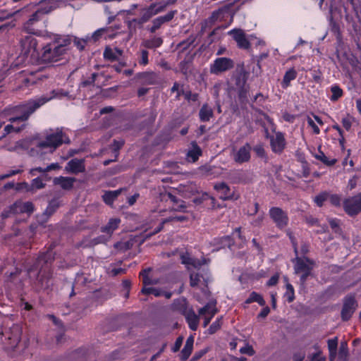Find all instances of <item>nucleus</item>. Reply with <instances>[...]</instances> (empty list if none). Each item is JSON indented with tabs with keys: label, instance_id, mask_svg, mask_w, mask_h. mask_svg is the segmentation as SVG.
I'll return each mask as SVG.
<instances>
[{
	"label": "nucleus",
	"instance_id": "26",
	"mask_svg": "<svg viewBox=\"0 0 361 361\" xmlns=\"http://www.w3.org/2000/svg\"><path fill=\"white\" fill-rule=\"evenodd\" d=\"M199 171L202 176L214 178L221 173V169L216 166L205 165L200 167Z\"/></svg>",
	"mask_w": 361,
	"mask_h": 361
},
{
	"label": "nucleus",
	"instance_id": "6",
	"mask_svg": "<svg viewBox=\"0 0 361 361\" xmlns=\"http://www.w3.org/2000/svg\"><path fill=\"white\" fill-rule=\"evenodd\" d=\"M197 272L190 274V286L201 290L204 294H207V283L210 281V274L208 271L197 269Z\"/></svg>",
	"mask_w": 361,
	"mask_h": 361
},
{
	"label": "nucleus",
	"instance_id": "38",
	"mask_svg": "<svg viewBox=\"0 0 361 361\" xmlns=\"http://www.w3.org/2000/svg\"><path fill=\"white\" fill-rule=\"evenodd\" d=\"M252 302H257L260 305L263 306L265 304V301L263 298L258 293L252 292L250 297L247 299L246 303H251Z\"/></svg>",
	"mask_w": 361,
	"mask_h": 361
},
{
	"label": "nucleus",
	"instance_id": "57",
	"mask_svg": "<svg viewBox=\"0 0 361 361\" xmlns=\"http://www.w3.org/2000/svg\"><path fill=\"white\" fill-rule=\"evenodd\" d=\"M278 280H279V276H278L277 274L274 275V276H271V279L267 281V286H274L275 284H276V283H277Z\"/></svg>",
	"mask_w": 361,
	"mask_h": 361
},
{
	"label": "nucleus",
	"instance_id": "19",
	"mask_svg": "<svg viewBox=\"0 0 361 361\" xmlns=\"http://www.w3.org/2000/svg\"><path fill=\"white\" fill-rule=\"evenodd\" d=\"M11 210L13 213L30 214L33 212L34 207L32 202L18 201L11 207Z\"/></svg>",
	"mask_w": 361,
	"mask_h": 361
},
{
	"label": "nucleus",
	"instance_id": "42",
	"mask_svg": "<svg viewBox=\"0 0 361 361\" xmlns=\"http://www.w3.org/2000/svg\"><path fill=\"white\" fill-rule=\"evenodd\" d=\"M284 297L289 302H292L295 298L294 288L290 283L286 284V291L284 294Z\"/></svg>",
	"mask_w": 361,
	"mask_h": 361
},
{
	"label": "nucleus",
	"instance_id": "29",
	"mask_svg": "<svg viewBox=\"0 0 361 361\" xmlns=\"http://www.w3.org/2000/svg\"><path fill=\"white\" fill-rule=\"evenodd\" d=\"M11 331V335L8 336V339L11 341V347H16L20 340V329L18 326L14 325Z\"/></svg>",
	"mask_w": 361,
	"mask_h": 361
},
{
	"label": "nucleus",
	"instance_id": "36",
	"mask_svg": "<svg viewBox=\"0 0 361 361\" xmlns=\"http://www.w3.org/2000/svg\"><path fill=\"white\" fill-rule=\"evenodd\" d=\"M348 357V345L346 342H342L340 345L336 361H346Z\"/></svg>",
	"mask_w": 361,
	"mask_h": 361
},
{
	"label": "nucleus",
	"instance_id": "63",
	"mask_svg": "<svg viewBox=\"0 0 361 361\" xmlns=\"http://www.w3.org/2000/svg\"><path fill=\"white\" fill-rule=\"evenodd\" d=\"M357 184V180L355 177H353V178L350 179L348 181V187L350 190L355 188Z\"/></svg>",
	"mask_w": 361,
	"mask_h": 361
},
{
	"label": "nucleus",
	"instance_id": "54",
	"mask_svg": "<svg viewBox=\"0 0 361 361\" xmlns=\"http://www.w3.org/2000/svg\"><path fill=\"white\" fill-rule=\"evenodd\" d=\"M20 172H21V171L20 169L11 170L8 173L0 176V180H4L5 178H9V177L14 176L16 174H18Z\"/></svg>",
	"mask_w": 361,
	"mask_h": 361
},
{
	"label": "nucleus",
	"instance_id": "47",
	"mask_svg": "<svg viewBox=\"0 0 361 361\" xmlns=\"http://www.w3.org/2000/svg\"><path fill=\"white\" fill-rule=\"evenodd\" d=\"M44 183L42 182L40 178H36L32 180L31 186L35 189H41L44 187Z\"/></svg>",
	"mask_w": 361,
	"mask_h": 361
},
{
	"label": "nucleus",
	"instance_id": "50",
	"mask_svg": "<svg viewBox=\"0 0 361 361\" xmlns=\"http://www.w3.org/2000/svg\"><path fill=\"white\" fill-rule=\"evenodd\" d=\"M307 121L309 126H310L312 128L313 132L317 135L319 134L320 130L318 128V126L315 124L314 121L310 116H307Z\"/></svg>",
	"mask_w": 361,
	"mask_h": 361
},
{
	"label": "nucleus",
	"instance_id": "20",
	"mask_svg": "<svg viewBox=\"0 0 361 361\" xmlns=\"http://www.w3.org/2000/svg\"><path fill=\"white\" fill-rule=\"evenodd\" d=\"M174 11H170L163 16L157 17L152 21V26L150 27L149 31L154 32L158 30L164 23L170 21L174 16Z\"/></svg>",
	"mask_w": 361,
	"mask_h": 361
},
{
	"label": "nucleus",
	"instance_id": "43",
	"mask_svg": "<svg viewBox=\"0 0 361 361\" xmlns=\"http://www.w3.org/2000/svg\"><path fill=\"white\" fill-rule=\"evenodd\" d=\"M163 41L160 37H154L151 40H149L145 42V46L147 48H157L161 45Z\"/></svg>",
	"mask_w": 361,
	"mask_h": 361
},
{
	"label": "nucleus",
	"instance_id": "35",
	"mask_svg": "<svg viewBox=\"0 0 361 361\" xmlns=\"http://www.w3.org/2000/svg\"><path fill=\"white\" fill-rule=\"evenodd\" d=\"M121 192V190H116L114 191H108L106 192L103 196L102 198L105 203L107 204H112L114 201L116 200V198L118 196V195Z\"/></svg>",
	"mask_w": 361,
	"mask_h": 361
},
{
	"label": "nucleus",
	"instance_id": "23",
	"mask_svg": "<svg viewBox=\"0 0 361 361\" xmlns=\"http://www.w3.org/2000/svg\"><path fill=\"white\" fill-rule=\"evenodd\" d=\"M184 315L190 329L192 331L197 330L199 324V317L192 310L185 311Z\"/></svg>",
	"mask_w": 361,
	"mask_h": 361
},
{
	"label": "nucleus",
	"instance_id": "48",
	"mask_svg": "<svg viewBox=\"0 0 361 361\" xmlns=\"http://www.w3.org/2000/svg\"><path fill=\"white\" fill-rule=\"evenodd\" d=\"M148 62V51L146 50H142L140 52V59L139 61L140 64L146 66Z\"/></svg>",
	"mask_w": 361,
	"mask_h": 361
},
{
	"label": "nucleus",
	"instance_id": "14",
	"mask_svg": "<svg viewBox=\"0 0 361 361\" xmlns=\"http://www.w3.org/2000/svg\"><path fill=\"white\" fill-rule=\"evenodd\" d=\"M216 301H210L198 311L199 315L204 319L203 326L206 327L214 316L217 313L218 310L216 307Z\"/></svg>",
	"mask_w": 361,
	"mask_h": 361
},
{
	"label": "nucleus",
	"instance_id": "12",
	"mask_svg": "<svg viewBox=\"0 0 361 361\" xmlns=\"http://www.w3.org/2000/svg\"><path fill=\"white\" fill-rule=\"evenodd\" d=\"M251 147L245 144L240 148H233L231 156L237 164L247 162L250 159Z\"/></svg>",
	"mask_w": 361,
	"mask_h": 361
},
{
	"label": "nucleus",
	"instance_id": "62",
	"mask_svg": "<svg viewBox=\"0 0 361 361\" xmlns=\"http://www.w3.org/2000/svg\"><path fill=\"white\" fill-rule=\"evenodd\" d=\"M61 166H59V164L57 163H53V164H51L50 165L47 166L46 167V170L47 171H51V170H56V169H60Z\"/></svg>",
	"mask_w": 361,
	"mask_h": 361
},
{
	"label": "nucleus",
	"instance_id": "61",
	"mask_svg": "<svg viewBox=\"0 0 361 361\" xmlns=\"http://www.w3.org/2000/svg\"><path fill=\"white\" fill-rule=\"evenodd\" d=\"M207 353V350H202L199 352L195 353L192 357V360H197L202 357Z\"/></svg>",
	"mask_w": 361,
	"mask_h": 361
},
{
	"label": "nucleus",
	"instance_id": "16",
	"mask_svg": "<svg viewBox=\"0 0 361 361\" xmlns=\"http://www.w3.org/2000/svg\"><path fill=\"white\" fill-rule=\"evenodd\" d=\"M228 34L231 35L240 49H247L250 47V42L245 32L241 29H233Z\"/></svg>",
	"mask_w": 361,
	"mask_h": 361
},
{
	"label": "nucleus",
	"instance_id": "17",
	"mask_svg": "<svg viewBox=\"0 0 361 361\" xmlns=\"http://www.w3.org/2000/svg\"><path fill=\"white\" fill-rule=\"evenodd\" d=\"M357 308L356 301L353 296L345 298L341 311V317L343 320H348Z\"/></svg>",
	"mask_w": 361,
	"mask_h": 361
},
{
	"label": "nucleus",
	"instance_id": "52",
	"mask_svg": "<svg viewBox=\"0 0 361 361\" xmlns=\"http://www.w3.org/2000/svg\"><path fill=\"white\" fill-rule=\"evenodd\" d=\"M329 198L333 205L338 206L341 204V198L337 195H329Z\"/></svg>",
	"mask_w": 361,
	"mask_h": 361
},
{
	"label": "nucleus",
	"instance_id": "60",
	"mask_svg": "<svg viewBox=\"0 0 361 361\" xmlns=\"http://www.w3.org/2000/svg\"><path fill=\"white\" fill-rule=\"evenodd\" d=\"M182 341H183L182 338H177V340L176 341V343H175V345L173 348V352H176V351H178L180 349V346L182 345Z\"/></svg>",
	"mask_w": 361,
	"mask_h": 361
},
{
	"label": "nucleus",
	"instance_id": "33",
	"mask_svg": "<svg viewBox=\"0 0 361 361\" xmlns=\"http://www.w3.org/2000/svg\"><path fill=\"white\" fill-rule=\"evenodd\" d=\"M200 118L202 121L205 122L209 121L213 116V110L207 104H204L200 111Z\"/></svg>",
	"mask_w": 361,
	"mask_h": 361
},
{
	"label": "nucleus",
	"instance_id": "31",
	"mask_svg": "<svg viewBox=\"0 0 361 361\" xmlns=\"http://www.w3.org/2000/svg\"><path fill=\"white\" fill-rule=\"evenodd\" d=\"M201 154L202 150L200 147L195 142H192V147L187 154L188 158L195 162L198 159Z\"/></svg>",
	"mask_w": 361,
	"mask_h": 361
},
{
	"label": "nucleus",
	"instance_id": "3",
	"mask_svg": "<svg viewBox=\"0 0 361 361\" xmlns=\"http://www.w3.org/2000/svg\"><path fill=\"white\" fill-rule=\"evenodd\" d=\"M169 200L173 203L171 209H164L161 210L159 213L154 212V217H160L158 220L160 221L159 225L154 229V231L152 233V234H155L161 231L162 226L164 224L168 222H173V221H184L187 219L185 216L183 215H174L171 214L173 211H184L185 209V205L184 204L183 201L178 202L176 197L171 195H168Z\"/></svg>",
	"mask_w": 361,
	"mask_h": 361
},
{
	"label": "nucleus",
	"instance_id": "46",
	"mask_svg": "<svg viewBox=\"0 0 361 361\" xmlns=\"http://www.w3.org/2000/svg\"><path fill=\"white\" fill-rule=\"evenodd\" d=\"M59 201L58 200H53L49 202V204L46 209V212L51 214L55 211V209L57 207H59Z\"/></svg>",
	"mask_w": 361,
	"mask_h": 361
},
{
	"label": "nucleus",
	"instance_id": "15",
	"mask_svg": "<svg viewBox=\"0 0 361 361\" xmlns=\"http://www.w3.org/2000/svg\"><path fill=\"white\" fill-rule=\"evenodd\" d=\"M271 219L279 228H285L288 222V217L285 212L279 207H272L269 210Z\"/></svg>",
	"mask_w": 361,
	"mask_h": 361
},
{
	"label": "nucleus",
	"instance_id": "9",
	"mask_svg": "<svg viewBox=\"0 0 361 361\" xmlns=\"http://www.w3.org/2000/svg\"><path fill=\"white\" fill-rule=\"evenodd\" d=\"M234 67V62L232 59L226 57H219L216 59L210 64V73L214 75H219L232 69Z\"/></svg>",
	"mask_w": 361,
	"mask_h": 361
},
{
	"label": "nucleus",
	"instance_id": "51",
	"mask_svg": "<svg viewBox=\"0 0 361 361\" xmlns=\"http://www.w3.org/2000/svg\"><path fill=\"white\" fill-rule=\"evenodd\" d=\"M123 140H115L114 144L112 145V149L115 152V157L116 158L118 156V150L123 145Z\"/></svg>",
	"mask_w": 361,
	"mask_h": 361
},
{
	"label": "nucleus",
	"instance_id": "18",
	"mask_svg": "<svg viewBox=\"0 0 361 361\" xmlns=\"http://www.w3.org/2000/svg\"><path fill=\"white\" fill-rule=\"evenodd\" d=\"M286 142L283 133L278 132L271 137V146L275 153H281L285 147Z\"/></svg>",
	"mask_w": 361,
	"mask_h": 361
},
{
	"label": "nucleus",
	"instance_id": "58",
	"mask_svg": "<svg viewBox=\"0 0 361 361\" xmlns=\"http://www.w3.org/2000/svg\"><path fill=\"white\" fill-rule=\"evenodd\" d=\"M38 281L40 283L42 288H46L48 286V282L44 281L43 279V276L42 274V270L39 271V276H38Z\"/></svg>",
	"mask_w": 361,
	"mask_h": 361
},
{
	"label": "nucleus",
	"instance_id": "37",
	"mask_svg": "<svg viewBox=\"0 0 361 361\" xmlns=\"http://www.w3.org/2000/svg\"><path fill=\"white\" fill-rule=\"evenodd\" d=\"M315 158L317 159L318 160H320L322 162H323L324 164H325L327 166H333L336 162V159H329L324 154V153L321 151L319 152V153L315 155Z\"/></svg>",
	"mask_w": 361,
	"mask_h": 361
},
{
	"label": "nucleus",
	"instance_id": "56",
	"mask_svg": "<svg viewBox=\"0 0 361 361\" xmlns=\"http://www.w3.org/2000/svg\"><path fill=\"white\" fill-rule=\"evenodd\" d=\"M36 172L44 173V172H47V171L46 170V168L37 167V168L32 169L30 171V173L31 174V176H35Z\"/></svg>",
	"mask_w": 361,
	"mask_h": 361
},
{
	"label": "nucleus",
	"instance_id": "7",
	"mask_svg": "<svg viewBox=\"0 0 361 361\" xmlns=\"http://www.w3.org/2000/svg\"><path fill=\"white\" fill-rule=\"evenodd\" d=\"M314 262L306 257H297L295 264V272L301 274L300 282L304 284L309 276L311 275Z\"/></svg>",
	"mask_w": 361,
	"mask_h": 361
},
{
	"label": "nucleus",
	"instance_id": "59",
	"mask_svg": "<svg viewBox=\"0 0 361 361\" xmlns=\"http://www.w3.org/2000/svg\"><path fill=\"white\" fill-rule=\"evenodd\" d=\"M270 310L268 307H266L262 310L258 314V317L265 318L269 313Z\"/></svg>",
	"mask_w": 361,
	"mask_h": 361
},
{
	"label": "nucleus",
	"instance_id": "64",
	"mask_svg": "<svg viewBox=\"0 0 361 361\" xmlns=\"http://www.w3.org/2000/svg\"><path fill=\"white\" fill-rule=\"evenodd\" d=\"M310 361H324L323 357L319 354H314Z\"/></svg>",
	"mask_w": 361,
	"mask_h": 361
},
{
	"label": "nucleus",
	"instance_id": "24",
	"mask_svg": "<svg viewBox=\"0 0 361 361\" xmlns=\"http://www.w3.org/2000/svg\"><path fill=\"white\" fill-rule=\"evenodd\" d=\"M182 263L188 266H192L195 269L200 268L202 265L207 263L206 259H193L191 258L188 255H183L181 256Z\"/></svg>",
	"mask_w": 361,
	"mask_h": 361
},
{
	"label": "nucleus",
	"instance_id": "32",
	"mask_svg": "<svg viewBox=\"0 0 361 361\" xmlns=\"http://www.w3.org/2000/svg\"><path fill=\"white\" fill-rule=\"evenodd\" d=\"M297 76V73L294 69H290L286 72L283 81L281 82V86L283 89H286L290 85V81L295 79Z\"/></svg>",
	"mask_w": 361,
	"mask_h": 361
},
{
	"label": "nucleus",
	"instance_id": "1",
	"mask_svg": "<svg viewBox=\"0 0 361 361\" xmlns=\"http://www.w3.org/2000/svg\"><path fill=\"white\" fill-rule=\"evenodd\" d=\"M59 97V92L53 90L49 94L37 97L25 104L15 106L12 110L13 116L8 118L11 123L4 127V133L0 137V140L12 132H20L24 128L25 121L34 111L52 99Z\"/></svg>",
	"mask_w": 361,
	"mask_h": 361
},
{
	"label": "nucleus",
	"instance_id": "41",
	"mask_svg": "<svg viewBox=\"0 0 361 361\" xmlns=\"http://www.w3.org/2000/svg\"><path fill=\"white\" fill-rule=\"evenodd\" d=\"M109 29L107 28H101L96 30L91 37H87L88 39H92L94 42L98 40L102 36L104 35L105 37L107 35V32Z\"/></svg>",
	"mask_w": 361,
	"mask_h": 361
},
{
	"label": "nucleus",
	"instance_id": "25",
	"mask_svg": "<svg viewBox=\"0 0 361 361\" xmlns=\"http://www.w3.org/2000/svg\"><path fill=\"white\" fill-rule=\"evenodd\" d=\"M214 188L220 194L222 200H228L233 196L230 188L225 183H216Z\"/></svg>",
	"mask_w": 361,
	"mask_h": 361
},
{
	"label": "nucleus",
	"instance_id": "2",
	"mask_svg": "<svg viewBox=\"0 0 361 361\" xmlns=\"http://www.w3.org/2000/svg\"><path fill=\"white\" fill-rule=\"evenodd\" d=\"M71 39L68 36L54 35L51 41L43 47L41 61L46 63L59 61L68 50Z\"/></svg>",
	"mask_w": 361,
	"mask_h": 361
},
{
	"label": "nucleus",
	"instance_id": "27",
	"mask_svg": "<svg viewBox=\"0 0 361 361\" xmlns=\"http://www.w3.org/2000/svg\"><path fill=\"white\" fill-rule=\"evenodd\" d=\"M75 180L74 178L60 176L54 179V183L64 190H69L73 187Z\"/></svg>",
	"mask_w": 361,
	"mask_h": 361
},
{
	"label": "nucleus",
	"instance_id": "21",
	"mask_svg": "<svg viewBox=\"0 0 361 361\" xmlns=\"http://www.w3.org/2000/svg\"><path fill=\"white\" fill-rule=\"evenodd\" d=\"M123 50L118 47H107L104 51V57L106 60L115 61L119 59L123 54Z\"/></svg>",
	"mask_w": 361,
	"mask_h": 361
},
{
	"label": "nucleus",
	"instance_id": "8",
	"mask_svg": "<svg viewBox=\"0 0 361 361\" xmlns=\"http://www.w3.org/2000/svg\"><path fill=\"white\" fill-rule=\"evenodd\" d=\"M142 276V282L145 286L142 288L141 292L145 295L152 294L156 297H159L161 295H164L166 298H170L171 296V293L162 291L159 289L152 288V287H147V286L150 284H156L157 281L155 280H152L148 277V271L144 270L141 274Z\"/></svg>",
	"mask_w": 361,
	"mask_h": 361
},
{
	"label": "nucleus",
	"instance_id": "55",
	"mask_svg": "<svg viewBox=\"0 0 361 361\" xmlns=\"http://www.w3.org/2000/svg\"><path fill=\"white\" fill-rule=\"evenodd\" d=\"M342 124L347 130H350L352 125L351 121L348 118H343L342 119Z\"/></svg>",
	"mask_w": 361,
	"mask_h": 361
},
{
	"label": "nucleus",
	"instance_id": "39",
	"mask_svg": "<svg viewBox=\"0 0 361 361\" xmlns=\"http://www.w3.org/2000/svg\"><path fill=\"white\" fill-rule=\"evenodd\" d=\"M332 95L330 97L331 101H336L343 95V90L338 85H333L331 87Z\"/></svg>",
	"mask_w": 361,
	"mask_h": 361
},
{
	"label": "nucleus",
	"instance_id": "40",
	"mask_svg": "<svg viewBox=\"0 0 361 361\" xmlns=\"http://www.w3.org/2000/svg\"><path fill=\"white\" fill-rule=\"evenodd\" d=\"M329 194L326 192H322L317 195L314 201L318 207H322L324 202L329 198Z\"/></svg>",
	"mask_w": 361,
	"mask_h": 361
},
{
	"label": "nucleus",
	"instance_id": "22",
	"mask_svg": "<svg viewBox=\"0 0 361 361\" xmlns=\"http://www.w3.org/2000/svg\"><path fill=\"white\" fill-rule=\"evenodd\" d=\"M66 170L73 173H78L84 171L85 166L83 161L77 159L71 160L66 166Z\"/></svg>",
	"mask_w": 361,
	"mask_h": 361
},
{
	"label": "nucleus",
	"instance_id": "53",
	"mask_svg": "<svg viewBox=\"0 0 361 361\" xmlns=\"http://www.w3.org/2000/svg\"><path fill=\"white\" fill-rule=\"evenodd\" d=\"M86 43H87V39H75V44L80 50H82L84 49Z\"/></svg>",
	"mask_w": 361,
	"mask_h": 361
},
{
	"label": "nucleus",
	"instance_id": "28",
	"mask_svg": "<svg viewBox=\"0 0 361 361\" xmlns=\"http://www.w3.org/2000/svg\"><path fill=\"white\" fill-rule=\"evenodd\" d=\"M194 339L190 336L186 340L184 348L181 350L180 358L182 360H186L190 355L193 348Z\"/></svg>",
	"mask_w": 361,
	"mask_h": 361
},
{
	"label": "nucleus",
	"instance_id": "11",
	"mask_svg": "<svg viewBox=\"0 0 361 361\" xmlns=\"http://www.w3.org/2000/svg\"><path fill=\"white\" fill-rule=\"evenodd\" d=\"M343 209L350 216H355L361 212V192L345 199L343 201Z\"/></svg>",
	"mask_w": 361,
	"mask_h": 361
},
{
	"label": "nucleus",
	"instance_id": "5",
	"mask_svg": "<svg viewBox=\"0 0 361 361\" xmlns=\"http://www.w3.org/2000/svg\"><path fill=\"white\" fill-rule=\"evenodd\" d=\"M164 4H152L147 8L142 10L141 17L139 18H133L128 23L130 30L142 27V25L147 22L152 16L162 12L165 10Z\"/></svg>",
	"mask_w": 361,
	"mask_h": 361
},
{
	"label": "nucleus",
	"instance_id": "44",
	"mask_svg": "<svg viewBox=\"0 0 361 361\" xmlns=\"http://www.w3.org/2000/svg\"><path fill=\"white\" fill-rule=\"evenodd\" d=\"M222 324V317L217 318V319L214 322L212 325L208 329V332L210 334H214L216 331H218Z\"/></svg>",
	"mask_w": 361,
	"mask_h": 361
},
{
	"label": "nucleus",
	"instance_id": "34",
	"mask_svg": "<svg viewBox=\"0 0 361 361\" xmlns=\"http://www.w3.org/2000/svg\"><path fill=\"white\" fill-rule=\"evenodd\" d=\"M338 346V338L335 337L328 341V348L329 350V358L331 361H334L336 355V349Z\"/></svg>",
	"mask_w": 361,
	"mask_h": 361
},
{
	"label": "nucleus",
	"instance_id": "10",
	"mask_svg": "<svg viewBox=\"0 0 361 361\" xmlns=\"http://www.w3.org/2000/svg\"><path fill=\"white\" fill-rule=\"evenodd\" d=\"M20 54L24 56H35L37 51V42L32 35H26L20 39Z\"/></svg>",
	"mask_w": 361,
	"mask_h": 361
},
{
	"label": "nucleus",
	"instance_id": "30",
	"mask_svg": "<svg viewBox=\"0 0 361 361\" xmlns=\"http://www.w3.org/2000/svg\"><path fill=\"white\" fill-rule=\"evenodd\" d=\"M41 13L40 11H36L31 18L24 24V30L29 34H37V31L31 27V25L35 21L38 20L39 15Z\"/></svg>",
	"mask_w": 361,
	"mask_h": 361
},
{
	"label": "nucleus",
	"instance_id": "45",
	"mask_svg": "<svg viewBox=\"0 0 361 361\" xmlns=\"http://www.w3.org/2000/svg\"><path fill=\"white\" fill-rule=\"evenodd\" d=\"M53 259L52 252H47L45 254L41 255L37 259V266H39L42 262L48 263L50 262Z\"/></svg>",
	"mask_w": 361,
	"mask_h": 361
},
{
	"label": "nucleus",
	"instance_id": "4",
	"mask_svg": "<svg viewBox=\"0 0 361 361\" xmlns=\"http://www.w3.org/2000/svg\"><path fill=\"white\" fill-rule=\"evenodd\" d=\"M69 142V140L60 130H56L47 135L45 140L41 141L37 145L38 151L52 153L62 143Z\"/></svg>",
	"mask_w": 361,
	"mask_h": 361
},
{
	"label": "nucleus",
	"instance_id": "49",
	"mask_svg": "<svg viewBox=\"0 0 361 361\" xmlns=\"http://www.w3.org/2000/svg\"><path fill=\"white\" fill-rule=\"evenodd\" d=\"M240 352L242 354H247L249 355H253L255 354V350L251 345H246L244 347L240 349Z\"/></svg>",
	"mask_w": 361,
	"mask_h": 361
},
{
	"label": "nucleus",
	"instance_id": "13",
	"mask_svg": "<svg viewBox=\"0 0 361 361\" xmlns=\"http://www.w3.org/2000/svg\"><path fill=\"white\" fill-rule=\"evenodd\" d=\"M121 223V219L118 218H113L109 219L107 224L101 228V231L106 233L107 238L104 236L99 237L94 239V244L106 243L111 236L114 231L118 228Z\"/></svg>",
	"mask_w": 361,
	"mask_h": 361
}]
</instances>
